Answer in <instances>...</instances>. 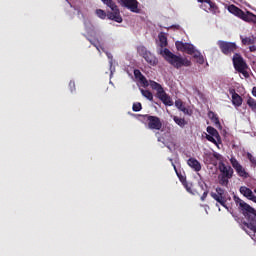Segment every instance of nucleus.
Here are the masks:
<instances>
[{
    "label": "nucleus",
    "mask_w": 256,
    "mask_h": 256,
    "mask_svg": "<svg viewBox=\"0 0 256 256\" xmlns=\"http://www.w3.org/2000/svg\"><path fill=\"white\" fill-rule=\"evenodd\" d=\"M106 7H109L112 12L106 13L102 9H97L96 10V15L100 19H110V21H115L116 23H123V18L121 17V11L119 10V6L115 3L113 0H101Z\"/></svg>",
    "instance_id": "1"
},
{
    "label": "nucleus",
    "mask_w": 256,
    "mask_h": 256,
    "mask_svg": "<svg viewBox=\"0 0 256 256\" xmlns=\"http://www.w3.org/2000/svg\"><path fill=\"white\" fill-rule=\"evenodd\" d=\"M162 57H164L165 61L169 63L174 69H181L182 67H191L193 63L191 60L187 58H183L181 55H175L169 49L165 48L160 51Z\"/></svg>",
    "instance_id": "2"
},
{
    "label": "nucleus",
    "mask_w": 256,
    "mask_h": 256,
    "mask_svg": "<svg viewBox=\"0 0 256 256\" xmlns=\"http://www.w3.org/2000/svg\"><path fill=\"white\" fill-rule=\"evenodd\" d=\"M234 201L238 206L241 213L247 219L248 223H251L253 219H256V210L251 207V205L247 204V202L243 201L241 198L234 196Z\"/></svg>",
    "instance_id": "3"
},
{
    "label": "nucleus",
    "mask_w": 256,
    "mask_h": 256,
    "mask_svg": "<svg viewBox=\"0 0 256 256\" xmlns=\"http://www.w3.org/2000/svg\"><path fill=\"white\" fill-rule=\"evenodd\" d=\"M228 11L246 23H256V15L253 12H245L233 4L228 7Z\"/></svg>",
    "instance_id": "4"
},
{
    "label": "nucleus",
    "mask_w": 256,
    "mask_h": 256,
    "mask_svg": "<svg viewBox=\"0 0 256 256\" xmlns=\"http://www.w3.org/2000/svg\"><path fill=\"white\" fill-rule=\"evenodd\" d=\"M137 52L140 55V57H143V59H145L148 65L155 67V65L159 63V60L157 59V57L154 56L153 53H151V51L147 50L145 46H138Z\"/></svg>",
    "instance_id": "5"
},
{
    "label": "nucleus",
    "mask_w": 256,
    "mask_h": 256,
    "mask_svg": "<svg viewBox=\"0 0 256 256\" xmlns=\"http://www.w3.org/2000/svg\"><path fill=\"white\" fill-rule=\"evenodd\" d=\"M210 197H212V199L218 202L222 207L227 209V193H225V189L217 187L216 192L210 193Z\"/></svg>",
    "instance_id": "6"
},
{
    "label": "nucleus",
    "mask_w": 256,
    "mask_h": 256,
    "mask_svg": "<svg viewBox=\"0 0 256 256\" xmlns=\"http://www.w3.org/2000/svg\"><path fill=\"white\" fill-rule=\"evenodd\" d=\"M217 45L224 55H231L237 51V44L235 42L219 40Z\"/></svg>",
    "instance_id": "7"
},
{
    "label": "nucleus",
    "mask_w": 256,
    "mask_h": 256,
    "mask_svg": "<svg viewBox=\"0 0 256 256\" xmlns=\"http://www.w3.org/2000/svg\"><path fill=\"white\" fill-rule=\"evenodd\" d=\"M144 119L148 123V129L161 131V128L163 127V123L161 122V118L157 116H151V115H144Z\"/></svg>",
    "instance_id": "8"
},
{
    "label": "nucleus",
    "mask_w": 256,
    "mask_h": 256,
    "mask_svg": "<svg viewBox=\"0 0 256 256\" xmlns=\"http://www.w3.org/2000/svg\"><path fill=\"white\" fill-rule=\"evenodd\" d=\"M198 3H201L200 8L206 13H212L213 15H217L219 13V7L217 4L211 0H197Z\"/></svg>",
    "instance_id": "9"
},
{
    "label": "nucleus",
    "mask_w": 256,
    "mask_h": 256,
    "mask_svg": "<svg viewBox=\"0 0 256 256\" xmlns=\"http://www.w3.org/2000/svg\"><path fill=\"white\" fill-rule=\"evenodd\" d=\"M192 195H199L201 196V201H205V199H207V195H209V186H207V183L203 180L198 181V186L194 189Z\"/></svg>",
    "instance_id": "10"
},
{
    "label": "nucleus",
    "mask_w": 256,
    "mask_h": 256,
    "mask_svg": "<svg viewBox=\"0 0 256 256\" xmlns=\"http://www.w3.org/2000/svg\"><path fill=\"white\" fill-rule=\"evenodd\" d=\"M121 7L129 9L132 13H140L139 2L137 0H117Z\"/></svg>",
    "instance_id": "11"
},
{
    "label": "nucleus",
    "mask_w": 256,
    "mask_h": 256,
    "mask_svg": "<svg viewBox=\"0 0 256 256\" xmlns=\"http://www.w3.org/2000/svg\"><path fill=\"white\" fill-rule=\"evenodd\" d=\"M230 163L239 177H242V179H248L249 173L247 172V170H245V168H243L241 163H239V161L235 159V157H232L230 159Z\"/></svg>",
    "instance_id": "12"
},
{
    "label": "nucleus",
    "mask_w": 256,
    "mask_h": 256,
    "mask_svg": "<svg viewBox=\"0 0 256 256\" xmlns=\"http://www.w3.org/2000/svg\"><path fill=\"white\" fill-rule=\"evenodd\" d=\"M241 43L244 47L249 46L250 53H255L256 51V37L255 36H240Z\"/></svg>",
    "instance_id": "13"
},
{
    "label": "nucleus",
    "mask_w": 256,
    "mask_h": 256,
    "mask_svg": "<svg viewBox=\"0 0 256 256\" xmlns=\"http://www.w3.org/2000/svg\"><path fill=\"white\" fill-rule=\"evenodd\" d=\"M232 61H233L234 69H236V71L239 72L242 69H248L247 63L243 59V56H241L240 54L235 53Z\"/></svg>",
    "instance_id": "14"
},
{
    "label": "nucleus",
    "mask_w": 256,
    "mask_h": 256,
    "mask_svg": "<svg viewBox=\"0 0 256 256\" xmlns=\"http://www.w3.org/2000/svg\"><path fill=\"white\" fill-rule=\"evenodd\" d=\"M204 159L209 165H217V161H222L223 156L217 152L206 153Z\"/></svg>",
    "instance_id": "15"
},
{
    "label": "nucleus",
    "mask_w": 256,
    "mask_h": 256,
    "mask_svg": "<svg viewBox=\"0 0 256 256\" xmlns=\"http://www.w3.org/2000/svg\"><path fill=\"white\" fill-rule=\"evenodd\" d=\"M240 193L241 195L246 197V199H249L250 201H253V203H256V196L255 194H253V190H251V188H248L246 186H241Z\"/></svg>",
    "instance_id": "16"
},
{
    "label": "nucleus",
    "mask_w": 256,
    "mask_h": 256,
    "mask_svg": "<svg viewBox=\"0 0 256 256\" xmlns=\"http://www.w3.org/2000/svg\"><path fill=\"white\" fill-rule=\"evenodd\" d=\"M157 97L167 107H173V99H171V96H169V94L165 93V90L162 92H159Z\"/></svg>",
    "instance_id": "17"
},
{
    "label": "nucleus",
    "mask_w": 256,
    "mask_h": 256,
    "mask_svg": "<svg viewBox=\"0 0 256 256\" xmlns=\"http://www.w3.org/2000/svg\"><path fill=\"white\" fill-rule=\"evenodd\" d=\"M219 171L221 175L224 177H230V178L233 177V173H234L233 168L231 166L225 165V163H220Z\"/></svg>",
    "instance_id": "18"
},
{
    "label": "nucleus",
    "mask_w": 256,
    "mask_h": 256,
    "mask_svg": "<svg viewBox=\"0 0 256 256\" xmlns=\"http://www.w3.org/2000/svg\"><path fill=\"white\" fill-rule=\"evenodd\" d=\"M134 77H135V79H138L140 81V83L143 84V87H149V81L143 75V73H141V70L135 69L134 70Z\"/></svg>",
    "instance_id": "19"
},
{
    "label": "nucleus",
    "mask_w": 256,
    "mask_h": 256,
    "mask_svg": "<svg viewBox=\"0 0 256 256\" xmlns=\"http://www.w3.org/2000/svg\"><path fill=\"white\" fill-rule=\"evenodd\" d=\"M187 165L196 172L201 171V163L196 158H189Z\"/></svg>",
    "instance_id": "20"
},
{
    "label": "nucleus",
    "mask_w": 256,
    "mask_h": 256,
    "mask_svg": "<svg viewBox=\"0 0 256 256\" xmlns=\"http://www.w3.org/2000/svg\"><path fill=\"white\" fill-rule=\"evenodd\" d=\"M208 117L212 121L213 124H215L216 127H219L221 129V122L219 121V116L213 111L208 112Z\"/></svg>",
    "instance_id": "21"
},
{
    "label": "nucleus",
    "mask_w": 256,
    "mask_h": 256,
    "mask_svg": "<svg viewBox=\"0 0 256 256\" xmlns=\"http://www.w3.org/2000/svg\"><path fill=\"white\" fill-rule=\"evenodd\" d=\"M232 103L235 107H241V105H243V98L239 94L234 92L232 94Z\"/></svg>",
    "instance_id": "22"
},
{
    "label": "nucleus",
    "mask_w": 256,
    "mask_h": 256,
    "mask_svg": "<svg viewBox=\"0 0 256 256\" xmlns=\"http://www.w3.org/2000/svg\"><path fill=\"white\" fill-rule=\"evenodd\" d=\"M207 133H209V135H211L212 137H215L218 143H221V136L219 135V131H217V129H215L213 126L207 127Z\"/></svg>",
    "instance_id": "23"
},
{
    "label": "nucleus",
    "mask_w": 256,
    "mask_h": 256,
    "mask_svg": "<svg viewBox=\"0 0 256 256\" xmlns=\"http://www.w3.org/2000/svg\"><path fill=\"white\" fill-rule=\"evenodd\" d=\"M148 85H150L151 89L157 91V95H159V93H162V91H165L163 89V86H161V84L157 83L156 81L150 80L148 82Z\"/></svg>",
    "instance_id": "24"
},
{
    "label": "nucleus",
    "mask_w": 256,
    "mask_h": 256,
    "mask_svg": "<svg viewBox=\"0 0 256 256\" xmlns=\"http://www.w3.org/2000/svg\"><path fill=\"white\" fill-rule=\"evenodd\" d=\"M183 53H187V55H195V53H197V50L195 49V46H193V44L186 43Z\"/></svg>",
    "instance_id": "25"
},
{
    "label": "nucleus",
    "mask_w": 256,
    "mask_h": 256,
    "mask_svg": "<svg viewBox=\"0 0 256 256\" xmlns=\"http://www.w3.org/2000/svg\"><path fill=\"white\" fill-rule=\"evenodd\" d=\"M193 58L196 59V63H198L199 65H203V63H205V58L203 57V54H201V52L196 51L193 55Z\"/></svg>",
    "instance_id": "26"
},
{
    "label": "nucleus",
    "mask_w": 256,
    "mask_h": 256,
    "mask_svg": "<svg viewBox=\"0 0 256 256\" xmlns=\"http://www.w3.org/2000/svg\"><path fill=\"white\" fill-rule=\"evenodd\" d=\"M173 121L176 123V125H178L182 129L185 127V125H187V120H185L184 118H179L177 116H174Z\"/></svg>",
    "instance_id": "27"
},
{
    "label": "nucleus",
    "mask_w": 256,
    "mask_h": 256,
    "mask_svg": "<svg viewBox=\"0 0 256 256\" xmlns=\"http://www.w3.org/2000/svg\"><path fill=\"white\" fill-rule=\"evenodd\" d=\"M247 105L254 113H256V100L253 97H248Z\"/></svg>",
    "instance_id": "28"
},
{
    "label": "nucleus",
    "mask_w": 256,
    "mask_h": 256,
    "mask_svg": "<svg viewBox=\"0 0 256 256\" xmlns=\"http://www.w3.org/2000/svg\"><path fill=\"white\" fill-rule=\"evenodd\" d=\"M245 227L256 233V218L252 219L250 222H244Z\"/></svg>",
    "instance_id": "29"
},
{
    "label": "nucleus",
    "mask_w": 256,
    "mask_h": 256,
    "mask_svg": "<svg viewBox=\"0 0 256 256\" xmlns=\"http://www.w3.org/2000/svg\"><path fill=\"white\" fill-rule=\"evenodd\" d=\"M219 179H220L219 180L220 185H222L223 187H227V185H229V179H231V178L220 175Z\"/></svg>",
    "instance_id": "30"
},
{
    "label": "nucleus",
    "mask_w": 256,
    "mask_h": 256,
    "mask_svg": "<svg viewBox=\"0 0 256 256\" xmlns=\"http://www.w3.org/2000/svg\"><path fill=\"white\" fill-rule=\"evenodd\" d=\"M143 97H145L146 99H148V101H153V93H151V91L149 90H140Z\"/></svg>",
    "instance_id": "31"
},
{
    "label": "nucleus",
    "mask_w": 256,
    "mask_h": 256,
    "mask_svg": "<svg viewBox=\"0 0 256 256\" xmlns=\"http://www.w3.org/2000/svg\"><path fill=\"white\" fill-rule=\"evenodd\" d=\"M246 157L250 161L252 167H256V157L253 156V154H251L250 152H247Z\"/></svg>",
    "instance_id": "32"
},
{
    "label": "nucleus",
    "mask_w": 256,
    "mask_h": 256,
    "mask_svg": "<svg viewBox=\"0 0 256 256\" xmlns=\"http://www.w3.org/2000/svg\"><path fill=\"white\" fill-rule=\"evenodd\" d=\"M160 47H167V36L161 34L159 35Z\"/></svg>",
    "instance_id": "33"
},
{
    "label": "nucleus",
    "mask_w": 256,
    "mask_h": 256,
    "mask_svg": "<svg viewBox=\"0 0 256 256\" xmlns=\"http://www.w3.org/2000/svg\"><path fill=\"white\" fill-rule=\"evenodd\" d=\"M141 109H143V106L141 105L140 102H136L132 106V111H134L135 113L141 111Z\"/></svg>",
    "instance_id": "34"
},
{
    "label": "nucleus",
    "mask_w": 256,
    "mask_h": 256,
    "mask_svg": "<svg viewBox=\"0 0 256 256\" xmlns=\"http://www.w3.org/2000/svg\"><path fill=\"white\" fill-rule=\"evenodd\" d=\"M187 43H183V42H176V49L178 51H182V53L185 51V45Z\"/></svg>",
    "instance_id": "35"
},
{
    "label": "nucleus",
    "mask_w": 256,
    "mask_h": 256,
    "mask_svg": "<svg viewBox=\"0 0 256 256\" xmlns=\"http://www.w3.org/2000/svg\"><path fill=\"white\" fill-rule=\"evenodd\" d=\"M184 186H185V189L188 191V193H191V195H193L194 193L193 184H189L185 182Z\"/></svg>",
    "instance_id": "36"
},
{
    "label": "nucleus",
    "mask_w": 256,
    "mask_h": 256,
    "mask_svg": "<svg viewBox=\"0 0 256 256\" xmlns=\"http://www.w3.org/2000/svg\"><path fill=\"white\" fill-rule=\"evenodd\" d=\"M206 139H207V141H210V143H213L214 145L218 146V142H217V140H215V136L206 135Z\"/></svg>",
    "instance_id": "37"
},
{
    "label": "nucleus",
    "mask_w": 256,
    "mask_h": 256,
    "mask_svg": "<svg viewBox=\"0 0 256 256\" xmlns=\"http://www.w3.org/2000/svg\"><path fill=\"white\" fill-rule=\"evenodd\" d=\"M175 106H176L177 109H179L180 111L185 107V106L183 105V101H181V100H176V101H175Z\"/></svg>",
    "instance_id": "38"
},
{
    "label": "nucleus",
    "mask_w": 256,
    "mask_h": 256,
    "mask_svg": "<svg viewBox=\"0 0 256 256\" xmlns=\"http://www.w3.org/2000/svg\"><path fill=\"white\" fill-rule=\"evenodd\" d=\"M238 73H241L245 79H249V72H247V69H242L238 71Z\"/></svg>",
    "instance_id": "39"
},
{
    "label": "nucleus",
    "mask_w": 256,
    "mask_h": 256,
    "mask_svg": "<svg viewBox=\"0 0 256 256\" xmlns=\"http://www.w3.org/2000/svg\"><path fill=\"white\" fill-rule=\"evenodd\" d=\"M106 55H107L108 59H110V61H109L110 67H113V55L109 52H106Z\"/></svg>",
    "instance_id": "40"
},
{
    "label": "nucleus",
    "mask_w": 256,
    "mask_h": 256,
    "mask_svg": "<svg viewBox=\"0 0 256 256\" xmlns=\"http://www.w3.org/2000/svg\"><path fill=\"white\" fill-rule=\"evenodd\" d=\"M69 89H70L71 93H73V91H75V81L71 80L69 82Z\"/></svg>",
    "instance_id": "41"
},
{
    "label": "nucleus",
    "mask_w": 256,
    "mask_h": 256,
    "mask_svg": "<svg viewBox=\"0 0 256 256\" xmlns=\"http://www.w3.org/2000/svg\"><path fill=\"white\" fill-rule=\"evenodd\" d=\"M180 111H183L185 115H191V111H189L185 106Z\"/></svg>",
    "instance_id": "42"
},
{
    "label": "nucleus",
    "mask_w": 256,
    "mask_h": 256,
    "mask_svg": "<svg viewBox=\"0 0 256 256\" xmlns=\"http://www.w3.org/2000/svg\"><path fill=\"white\" fill-rule=\"evenodd\" d=\"M252 95L253 97H256V86L252 88Z\"/></svg>",
    "instance_id": "43"
},
{
    "label": "nucleus",
    "mask_w": 256,
    "mask_h": 256,
    "mask_svg": "<svg viewBox=\"0 0 256 256\" xmlns=\"http://www.w3.org/2000/svg\"><path fill=\"white\" fill-rule=\"evenodd\" d=\"M90 43H91L92 45H94L95 48L99 49V47H97V45H96L95 43H93L92 40H90Z\"/></svg>",
    "instance_id": "44"
},
{
    "label": "nucleus",
    "mask_w": 256,
    "mask_h": 256,
    "mask_svg": "<svg viewBox=\"0 0 256 256\" xmlns=\"http://www.w3.org/2000/svg\"><path fill=\"white\" fill-rule=\"evenodd\" d=\"M172 166L174 168L175 171H177V166H175V164L172 163Z\"/></svg>",
    "instance_id": "45"
},
{
    "label": "nucleus",
    "mask_w": 256,
    "mask_h": 256,
    "mask_svg": "<svg viewBox=\"0 0 256 256\" xmlns=\"http://www.w3.org/2000/svg\"><path fill=\"white\" fill-rule=\"evenodd\" d=\"M254 193L256 194V189L254 190Z\"/></svg>",
    "instance_id": "46"
}]
</instances>
